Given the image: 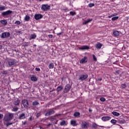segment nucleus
Returning a JSON list of instances; mask_svg holds the SVG:
<instances>
[{"label":"nucleus","mask_w":129,"mask_h":129,"mask_svg":"<svg viewBox=\"0 0 129 129\" xmlns=\"http://www.w3.org/2000/svg\"><path fill=\"white\" fill-rule=\"evenodd\" d=\"M13 116H14L13 113H9L6 115L4 118V123L6 124V122H8V121H10V120H12V119H13Z\"/></svg>","instance_id":"nucleus-1"},{"label":"nucleus","mask_w":129,"mask_h":129,"mask_svg":"<svg viewBox=\"0 0 129 129\" xmlns=\"http://www.w3.org/2000/svg\"><path fill=\"white\" fill-rule=\"evenodd\" d=\"M17 63V61H16V59H13V58H9L7 60V63L8 64V66L9 67H11V66H13L15 65Z\"/></svg>","instance_id":"nucleus-2"},{"label":"nucleus","mask_w":129,"mask_h":129,"mask_svg":"<svg viewBox=\"0 0 129 129\" xmlns=\"http://www.w3.org/2000/svg\"><path fill=\"white\" fill-rule=\"evenodd\" d=\"M55 113V111L53 109H49L47 110V112L44 114L45 116H50L52 114Z\"/></svg>","instance_id":"nucleus-3"},{"label":"nucleus","mask_w":129,"mask_h":129,"mask_svg":"<svg viewBox=\"0 0 129 129\" xmlns=\"http://www.w3.org/2000/svg\"><path fill=\"white\" fill-rule=\"evenodd\" d=\"M87 78H88V75L82 74L80 76L79 80H81V81H85Z\"/></svg>","instance_id":"nucleus-4"},{"label":"nucleus","mask_w":129,"mask_h":129,"mask_svg":"<svg viewBox=\"0 0 129 129\" xmlns=\"http://www.w3.org/2000/svg\"><path fill=\"white\" fill-rule=\"evenodd\" d=\"M50 6L48 4L42 5L41 7V10L44 12H46L48 11V10H50Z\"/></svg>","instance_id":"nucleus-5"},{"label":"nucleus","mask_w":129,"mask_h":129,"mask_svg":"<svg viewBox=\"0 0 129 129\" xmlns=\"http://www.w3.org/2000/svg\"><path fill=\"white\" fill-rule=\"evenodd\" d=\"M11 36L10 32H3L1 34L2 39H6V38H9Z\"/></svg>","instance_id":"nucleus-6"},{"label":"nucleus","mask_w":129,"mask_h":129,"mask_svg":"<svg viewBox=\"0 0 129 129\" xmlns=\"http://www.w3.org/2000/svg\"><path fill=\"white\" fill-rule=\"evenodd\" d=\"M89 127V123L85 121L82 122L81 124V127L83 129H87Z\"/></svg>","instance_id":"nucleus-7"},{"label":"nucleus","mask_w":129,"mask_h":129,"mask_svg":"<svg viewBox=\"0 0 129 129\" xmlns=\"http://www.w3.org/2000/svg\"><path fill=\"white\" fill-rule=\"evenodd\" d=\"M71 89V86L70 84H67L66 85L63 92L64 93H67Z\"/></svg>","instance_id":"nucleus-8"},{"label":"nucleus","mask_w":129,"mask_h":129,"mask_svg":"<svg viewBox=\"0 0 129 129\" xmlns=\"http://www.w3.org/2000/svg\"><path fill=\"white\" fill-rule=\"evenodd\" d=\"M12 13H13V11L11 10H8L7 11L3 12L2 15L3 17H5L6 16H9V15H11Z\"/></svg>","instance_id":"nucleus-9"},{"label":"nucleus","mask_w":129,"mask_h":129,"mask_svg":"<svg viewBox=\"0 0 129 129\" xmlns=\"http://www.w3.org/2000/svg\"><path fill=\"white\" fill-rule=\"evenodd\" d=\"M101 119L102 120H103V121H107L111 119V117L108 116H103L101 118Z\"/></svg>","instance_id":"nucleus-10"},{"label":"nucleus","mask_w":129,"mask_h":129,"mask_svg":"<svg viewBox=\"0 0 129 129\" xmlns=\"http://www.w3.org/2000/svg\"><path fill=\"white\" fill-rule=\"evenodd\" d=\"M22 104L24 106V107H28L29 106V102L27 101V100L24 99L22 101Z\"/></svg>","instance_id":"nucleus-11"},{"label":"nucleus","mask_w":129,"mask_h":129,"mask_svg":"<svg viewBox=\"0 0 129 129\" xmlns=\"http://www.w3.org/2000/svg\"><path fill=\"white\" fill-rule=\"evenodd\" d=\"M43 18V15L42 14H35L34 15V19L38 21V20H40V19H42Z\"/></svg>","instance_id":"nucleus-12"},{"label":"nucleus","mask_w":129,"mask_h":129,"mask_svg":"<svg viewBox=\"0 0 129 129\" xmlns=\"http://www.w3.org/2000/svg\"><path fill=\"white\" fill-rule=\"evenodd\" d=\"M87 57L84 56V58H82L80 60V62L82 64H83L84 63H87Z\"/></svg>","instance_id":"nucleus-13"},{"label":"nucleus","mask_w":129,"mask_h":129,"mask_svg":"<svg viewBox=\"0 0 129 129\" xmlns=\"http://www.w3.org/2000/svg\"><path fill=\"white\" fill-rule=\"evenodd\" d=\"M30 80L31 81H33V82H35L38 80V79H37V77H36L35 75H32L30 77Z\"/></svg>","instance_id":"nucleus-14"},{"label":"nucleus","mask_w":129,"mask_h":129,"mask_svg":"<svg viewBox=\"0 0 129 129\" xmlns=\"http://www.w3.org/2000/svg\"><path fill=\"white\" fill-rule=\"evenodd\" d=\"M20 103H21V101L19 99H17V100L13 102V104H14V105L17 106L20 105Z\"/></svg>","instance_id":"nucleus-15"},{"label":"nucleus","mask_w":129,"mask_h":129,"mask_svg":"<svg viewBox=\"0 0 129 129\" xmlns=\"http://www.w3.org/2000/svg\"><path fill=\"white\" fill-rule=\"evenodd\" d=\"M26 118V115L23 113L19 115V119H25Z\"/></svg>","instance_id":"nucleus-16"},{"label":"nucleus","mask_w":129,"mask_h":129,"mask_svg":"<svg viewBox=\"0 0 129 129\" xmlns=\"http://www.w3.org/2000/svg\"><path fill=\"white\" fill-rule=\"evenodd\" d=\"M88 49L89 47L87 45L83 46L79 48V50H88Z\"/></svg>","instance_id":"nucleus-17"},{"label":"nucleus","mask_w":129,"mask_h":129,"mask_svg":"<svg viewBox=\"0 0 129 129\" xmlns=\"http://www.w3.org/2000/svg\"><path fill=\"white\" fill-rule=\"evenodd\" d=\"M101 47H102V44L99 42H98L95 45V47L97 49H101Z\"/></svg>","instance_id":"nucleus-18"},{"label":"nucleus","mask_w":129,"mask_h":129,"mask_svg":"<svg viewBox=\"0 0 129 129\" xmlns=\"http://www.w3.org/2000/svg\"><path fill=\"white\" fill-rule=\"evenodd\" d=\"M36 37H37V35H36V34H31L29 38V40H33V39H36Z\"/></svg>","instance_id":"nucleus-19"},{"label":"nucleus","mask_w":129,"mask_h":129,"mask_svg":"<svg viewBox=\"0 0 129 129\" xmlns=\"http://www.w3.org/2000/svg\"><path fill=\"white\" fill-rule=\"evenodd\" d=\"M71 124H72V125H73V126H76V125H77V124H76V121H75V120H71Z\"/></svg>","instance_id":"nucleus-20"},{"label":"nucleus","mask_w":129,"mask_h":129,"mask_svg":"<svg viewBox=\"0 0 129 129\" xmlns=\"http://www.w3.org/2000/svg\"><path fill=\"white\" fill-rule=\"evenodd\" d=\"M112 114H113V115H114L115 116H118L119 115H120V114L117 112L116 111H113L111 112Z\"/></svg>","instance_id":"nucleus-21"},{"label":"nucleus","mask_w":129,"mask_h":129,"mask_svg":"<svg viewBox=\"0 0 129 129\" xmlns=\"http://www.w3.org/2000/svg\"><path fill=\"white\" fill-rule=\"evenodd\" d=\"M62 89H63V87L62 86H59L57 87L56 91L57 92H60V91H61V90H62Z\"/></svg>","instance_id":"nucleus-22"},{"label":"nucleus","mask_w":129,"mask_h":129,"mask_svg":"<svg viewBox=\"0 0 129 129\" xmlns=\"http://www.w3.org/2000/svg\"><path fill=\"white\" fill-rule=\"evenodd\" d=\"M111 123H112V124L115 125L116 124L117 125V124H116V123L117 122V120L114 119H112L111 121H110Z\"/></svg>","instance_id":"nucleus-23"},{"label":"nucleus","mask_w":129,"mask_h":129,"mask_svg":"<svg viewBox=\"0 0 129 129\" xmlns=\"http://www.w3.org/2000/svg\"><path fill=\"white\" fill-rule=\"evenodd\" d=\"M92 19H88L87 21H85L83 23V25H87V24H88V23H90V22H92Z\"/></svg>","instance_id":"nucleus-24"},{"label":"nucleus","mask_w":129,"mask_h":129,"mask_svg":"<svg viewBox=\"0 0 129 129\" xmlns=\"http://www.w3.org/2000/svg\"><path fill=\"white\" fill-rule=\"evenodd\" d=\"M0 23H1V24H2V25H7V24H8V22H7V20H1L0 21Z\"/></svg>","instance_id":"nucleus-25"},{"label":"nucleus","mask_w":129,"mask_h":129,"mask_svg":"<svg viewBox=\"0 0 129 129\" xmlns=\"http://www.w3.org/2000/svg\"><path fill=\"white\" fill-rule=\"evenodd\" d=\"M49 69H53L54 68V63H50L48 66Z\"/></svg>","instance_id":"nucleus-26"},{"label":"nucleus","mask_w":129,"mask_h":129,"mask_svg":"<svg viewBox=\"0 0 129 129\" xmlns=\"http://www.w3.org/2000/svg\"><path fill=\"white\" fill-rule=\"evenodd\" d=\"M113 34L114 36H117L119 35V32H118V31H115L113 32Z\"/></svg>","instance_id":"nucleus-27"},{"label":"nucleus","mask_w":129,"mask_h":129,"mask_svg":"<svg viewBox=\"0 0 129 129\" xmlns=\"http://www.w3.org/2000/svg\"><path fill=\"white\" fill-rule=\"evenodd\" d=\"M24 20L25 21H26V22H29V21H30V16H26L24 18Z\"/></svg>","instance_id":"nucleus-28"},{"label":"nucleus","mask_w":129,"mask_h":129,"mask_svg":"<svg viewBox=\"0 0 129 129\" xmlns=\"http://www.w3.org/2000/svg\"><path fill=\"white\" fill-rule=\"evenodd\" d=\"M80 115V113L78 112H76L74 113V116H75L76 117H77Z\"/></svg>","instance_id":"nucleus-29"},{"label":"nucleus","mask_w":129,"mask_h":129,"mask_svg":"<svg viewBox=\"0 0 129 129\" xmlns=\"http://www.w3.org/2000/svg\"><path fill=\"white\" fill-rule=\"evenodd\" d=\"M12 111H18L19 110V108L14 106L13 107V109H12Z\"/></svg>","instance_id":"nucleus-30"},{"label":"nucleus","mask_w":129,"mask_h":129,"mask_svg":"<svg viewBox=\"0 0 129 129\" xmlns=\"http://www.w3.org/2000/svg\"><path fill=\"white\" fill-rule=\"evenodd\" d=\"M120 87L122 89H124L126 87V84H122Z\"/></svg>","instance_id":"nucleus-31"},{"label":"nucleus","mask_w":129,"mask_h":129,"mask_svg":"<svg viewBox=\"0 0 129 129\" xmlns=\"http://www.w3.org/2000/svg\"><path fill=\"white\" fill-rule=\"evenodd\" d=\"M32 105H33V106H36V105H39V102H38V101H34L32 103Z\"/></svg>","instance_id":"nucleus-32"},{"label":"nucleus","mask_w":129,"mask_h":129,"mask_svg":"<svg viewBox=\"0 0 129 129\" xmlns=\"http://www.w3.org/2000/svg\"><path fill=\"white\" fill-rule=\"evenodd\" d=\"M97 126H98V125H97V124H96V123H93V125H92L93 128H97Z\"/></svg>","instance_id":"nucleus-33"},{"label":"nucleus","mask_w":129,"mask_h":129,"mask_svg":"<svg viewBox=\"0 0 129 129\" xmlns=\"http://www.w3.org/2000/svg\"><path fill=\"white\" fill-rule=\"evenodd\" d=\"M5 10H6V7L3 6H0V11H5Z\"/></svg>","instance_id":"nucleus-34"},{"label":"nucleus","mask_w":129,"mask_h":129,"mask_svg":"<svg viewBox=\"0 0 129 129\" xmlns=\"http://www.w3.org/2000/svg\"><path fill=\"white\" fill-rule=\"evenodd\" d=\"M95 6V4L94 3H90L88 5L89 8H92V7H94Z\"/></svg>","instance_id":"nucleus-35"},{"label":"nucleus","mask_w":129,"mask_h":129,"mask_svg":"<svg viewBox=\"0 0 129 129\" xmlns=\"http://www.w3.org/2000/svg\"><path fill=\"white\" fill-rule=\"evenodd\" d=\"M56 118L55 117V118H54V117H50V118H49V120L50 121H54V120H56Z\"/></svg>","instance_id":"nucleus-36"},{"label":"nucleus","mask_w":129,"mask_h":129,"mask_svg":"<svg viewBox=\"0 0 129 129\" xmlns=\"http://www.w3.org/2000/svg\"><path fill=\"white\" fill-rule=\"evenodd\" d=\"M118 19V16H115L112 18L111 20L112 21H116V20H117Z\"/></svg>","instance_id":"nucleus-37"},{"label":"nucleus","mask_w":129,"mask_h":129,"mask_svg":"<svg viewBox=\"0 0 129 129\" xmlns=\"http://www.w3.org/2000/svg\"><path fill=\"white\" fill-rule=\"evenodd\" d=\"M70 14L71 16H75V15H76V12H70Z\"/></svg>","instance_id":"nucleus-38"},{"label":"nucleus","mask_w":129,"mask_h":129,"mask_svg":"<svg viewBox=\"0 0 129 129\" xmlns=\"http://www.w3.org/2000/svg\"><path fill=\"white\" fill-rule=\"evenodd\" d=\"M100 100L101 101H102V102H104V101H105L106 100V99L104 97H101V98H100Z\"/></svg>","instance_id":"nucleus-39"},{"label":"nucleus","mask_w":129,"mask_h":129,"mask_svg":"<svg viewBox=\"0 0 129 129\" xmlns=\"http://www.w3.org/2000/svg\"><path fill=\"white\" fill-rule=\"evenodd\" d=\"M92 56H93L94 61H97V58H96V56L94 54H93Z\"/></svg>","instance_id":"nucleus-40"},{"label":"nucleus","mask_w":129,"mask_h":129,"mask_svg":"<svg viewBox=\"0 0 129 129\" xmlns=\"http://www.w3.org/2000/svg\"><path fill=\"white\" fill-rule=\"evenodd\" d=\"M8 71H3L2 73V74H5V75H7V74H8Z\"/></svg>","instance_id":"nucleus-41"},{"label":"nucleus","mask_w":129,"mask_h":129,"mask_svg":"<svg viewBox=\"0 0 129 129\" xmlns=\"http://www.w3.org/2000/svg\"><path fill=\"white\" fill-rule=\"evenodd\" d=\"M117 122H118V123H121V124H123L124 123L123 121L121 120H117Z\"/></svg>","instance_id":"nucleus-42"},{"label":"nucleus","mask_w":129,"mask_h":129,"mask_svg":"<svg viewBox=\"0 0 129 129\" xmlns=\"http://www.w3.org/2000/svg\"><path fill=\"white\" fill-rule=\"evenodd\" d=\"M15 25H21V21H16L15 23Z\"/></svg>","instance_id":"nucleus-43"},{"label":"nucleus","mask_w":129,"mask_h":129,"mask_svg":"<svg viewBox=\"0 0 129 129\" xmlns=\"http://www.w3.org/2000/svg\"><path fill=\"white\" fill-rule=\"evenodd\" d=\"M65 123H66V122L63 120L60 122V125H64Z\"/></svg>","instance_id":"nucleus-44"},{"label":"nucleus","mask_w":129,"mask_h":129,"mask_svg":"<svg viewBox=\"0 0 129 129\" xmlns=\"http://www.w3.org/2000/svg\"><path fill=\"white\" fill-rule=\"evenodd\" d=\"M11 124H13V123L8 122L6 124V126H9V125H11Z\"/></svg>","instance_id":"nucleus-45"},{"label":"nucleus","mask_w":129,"mask_h":129,"mask_svg":"<svg viewBox=\"0 0 129 129\" xmlns=\"http://www.w3.org/2000/svg\"><path fill=\"white\" fill-rule=\"evenodd\" d=\"M115 74L116 75H118V74H119V70H117L116 71H115Z\"/></svg>","instance_id":"nucleus-46"},{"label":"nucleus","mask_w":129,"mask_h":129,"mask_svg":"<svg viewBox=\"0 0 129 129\" xmlns=\"http://www.w3.org/2000/svg\"><path fill=\"white\" fill-rule=\"evenodd\" d=\"M35 71L40 72V71H41V69H40V68H35Z\"/></svg>","instance_id":"nucleus-47"},{"label":"nucleus","mask_w":129,"mask_h":129,"mask_svg":"<svg viewBox=\"0 0 129 129\" xmlns=\"http://www.w3.org/2000/svg\"><path fill=\"white\" fill-rule=\"evenodd\" d=\"M39 116H41V113H38L36 114V117L38 118V117H39Z\"/></svg>","instance_id":"nucleus-48"},{"label":"nucleus","mask_w":129,"mask_h":129,"mask_svg":"<svg viewBox=\"0 0 129 129\" xmlns=\"http://www.w3.org/2000/svg\"><path fill=\"white\" fill-rule=\"evenodd\" d=\"M102 80V78H99L97 80H96V81H101Z\"/></svg>","instance_id":"nucleus-49"},{"label":"nucleus","mask_w":129,"mask_h":129,"mask_svg":"<svg viewBox=\"0 0 129 129\" xmlns=\"http://www.w3.org/2000/svg\"><path fill=\"white\" fill-rule=\"evenodd\" d=\"M60 115H61V114H55L54 117H57V116H60Z\"/></svg>","instance_id":"nucleus-50"},{"label":"nucleus","mask_w":129,"mask_h":129,"mask_svg":"<svg viewBox=\"0 0 129 129\" xmlns=\"http://www.w3.org/2000/svg\"><path fill=\"white\" fill-rule=\"evenodd\" d=\"M4 117V115L3 114H0V120Z\"/></svg>","instance_id":"nucleus-51"},{"label":"nucleus","mask_w":129,"mask_h":129,"mask_svg":"<svg viewBox=\"0 0 129 129\" xmlns=\"http://www.w3.org/2000/svg\"><path fill=\"white\" fill-rule=\"evenodd\" d=\"M48 37L50 38H53V35L52 34L48 35Z\"/></svg>","instance_id":"nucleus-52"},{"label":"nucleus","mask_w":129,"mask_h":129,"mask_svg":"<svg viewBox=\"0 0 129 129\" xmlns=\"http://www.w3.org/2000/svg\"><path fill=\"white\" fill-rule=\"evenodd\" d=\"M61 34H62V32L58 33H57V36H60V35H61Z\"/></svg>","instance_id":"nucleus-53"},{"label":"nucleus","mask_w":129,"mask_h":129,"mask_svg":"<svg viewBox=\"0 0 129 129\" xmlns=\"http://www.w3.org/2000/svg\"><path fill=\"white\" fill-rule=\"evenodd\" d=\"M18 34H21V33H22V31H18Z\"/></svg>","instance_id":"nucleus-54"},{"label":"nucleus","mask_w":129,"mask_h":129,"mask_svg":"<svg viewBox=\"0 0 129 129\" xmlns=\"http://www.w3.org/2000/svg\"><path fill=\"white\" fill-rule=\"evenodd\" d=\"M89 112H91V111H92V110L89 109Z\"/></svg>","instance_id":"nucleus-55"},{"label":"nucleus","mask_w":129,"mask_h":129,"mask_svg":"<svg viewBox=\"0 0 129 129\" xmlns=\"http://www.w3.org/2000/svg\"><path fill=\"white\" fill-rule=\"evenodd\" d=\"M100 127H103L104 128V126H99Z\"/></svg>","instance_id":"nucleus-56"},{"label":"nucleus","mask_w":129,"mask_h":129,"mask_svg":"<svg viewBox=\"0 0 129 129\" xmlns=\"http://www.w3.org/2000/svg\"><path fill=\"white\" fill-rule=\"evenodd\" d=\"M29 119H30V120H32V117H30L29 118Z\"/></svg>","instance_id":"nucleus-57"},{"label":"nucleus","mask_w":129,"mask_h":129,"mask_svg":"<svg viewBox=\"0 0 129 129\" xmlns=\"http://www.w3.org/2000/svg\"><path fill=\"white\" fill-rule=\"evenodd\" d=\"M39 1V2H42V1H46V0H38Z\"/></svg>","instance_id":"nucleus-58"},{"label":"nucleus","mask_w":129,"mask_h":129,"mask_svg":"<svg viewBox=\"0 0 129 129\" xmlns=\"http://www.w3.org/2000/svg\"><path fill=\"white\" fill-rule=\"evenodd\" d=\"M23 124H24V125H25V124H26V122H24L23 123Z\"/></svg>","instance_id":"nucleus-59"},{"label":"nucleus","mask_w":129,"mask_h":129,"mask_svg":"<svg viewBox=\"0 0 129 129\" xmlns=\"http://www.w3.org/2000/svg\"><path fill=\"white\" fill-rule=\"evenodd\" d=\"M25 46H26V47H28V44H25Z\"/></svg>","instance_id":"nucleus-60"},{"label":"nucleus","mask_w":129,"mask_h":129,"mask_svg":"<svg viewBox=\"0 0 129 129\" xmlns=\"http://www.w3.org/2000/svg\"><path fill=\"white\" fill-rule=\"evenodd\" d=\"M50 125H51V124H49L48 125V126H50Z\"/></svg>","instance_id":"nucleus-61"},{"label":"nucleus","mask_w":129,"mask_h":129,"mask_svg":"<svg viewBox=\"0 0 129 129\" xmlns=\"http://www.w3.org/2000/svg\"><path fill=\"white\" fill-rule=\"evenodd\" d=\"M45 1H46L47 2H48V1H49V0H45Z\"/></svg>","instance_id":"nucleus-62"},{"label":"nucleus","mask_w":129,"mask_h":129,"mask_svg":"<svg viewBox=\"0 0 129 129\" xmlns=\"http://www.w3.org/2000/svg\"><path fill=\"white\" fill-rule=\"evenodd\" d=\"M34 46H36V44H35Z\"/></svg>","instance_id":"nucleus-63"},{"label":"nucleus","mask_w":129,"mask_h":129,"mask_svg":"<svg viewBox=\"0 0 129 129\" xmlns=\"http://www.w3.org/2000/svg\"><path fill=\"white\" fill-rule=\"evenodd\" d=\"M0 37H1V34H0Z\"/></svg>","instance_id":"nucleus-64"}]
</instances>
